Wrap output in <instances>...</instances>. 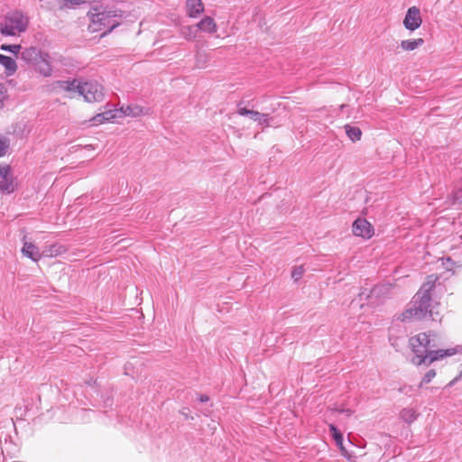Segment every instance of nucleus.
Listing matches in <instances>:
<instances>
[{
  "instance_id": "1",
  "label": "nucleus",
  "mask_w": 462,
  "mask_h": 462,
  "mask_svg": "<svg viewBox=\"0 0 462 462\" xmlns=\"http://www.w3.org/2000/svg\"><path fill=\"white\" fill-rule=\"evenodd\" d=\"M414 356L411 363L417 366H429L433 362L453 356L456 351L453 348L439 349L435 333L422 332L411 337L409 340Z\"/></svg>"
},
{
  "instance_id": "2",
  "label": "nucleus",
  "mask_w": 462,
  "mask_h": 462,
  "mask_svg": "<svg viewBox=\"0 0 462 462\" xmlns=\"http://www.w3.org/2000/svg\"><path fill=\"white\" fill-rule=\"evenodd\" d=\"M435 288V280L432 276H429L418 292L413 297V305L403 313V319H411L412 317L422 319L432 318V298L431 291Z\"/></svg>"
},
{
  "instance_id": "3",
  "label": "nucleus",
  "mask_w": 462,
  "mask_h": 462,
  "mask_svg": "<svg viewBox=\"0 0 462 462\" xmlns=\"http://www.w3.org/2000/svg\"><path fill=\"white\" fill-rule=\"evenodd\" d=\"M124 14L120 10L98 11L97 8H94L88 13L90 18L89 30L91 32L105 31L102 35H106L120 25Z\"/></svg>"
},
{
  "instance_id": "4",
  "label": "nucleus",
  "mask_w": 462,
  "mask_h": 462,
  "mask_svg": "<svg viewBox=\"0 0 462 462\" xmlns=\"http://www.w3.org/2000/svg\"><path fill=\"white\" fill-rule=\"evenodd\" d=\"M21 60L30 65L33 70L44 78L52 76L53 68L48 52L37 47L24 48L21 52Z\"/></svg>"
},
{
  "instance_id": "5",
  "label": "nucleus",
  "mask_w": 462,
  "mask_h": 462,
  "mask_svg": "<svg viewBox=\"0 0 462 462\" xmlns=\"http://www.w3.org/2000/svg\"><path fill=\"white\" fill-rule=\"evenodd\" d=\"M28 22L21 12H14L6 16L5 23L0 24V32L6 36H14L27 29Z\"/></svg>"
},
{
  "instance_id": "6",
  "label": "nucleus",
  "mask_w": 462,
  "mask_h": 462,
  "mask_svg": "<svg viewBox=\"0 0 462 462\" xmlns=\"http://www.w3.org/2000/svg\"><path fill=\"white\" fill-rule=\"evenodd\" d=\"M87 102H99L104 97L103 87L97 81H80L79 94Z\"/></svg>"
},
{
  "instance_id": "7",
  "label": "nucleus",
  "mask_w": 462,
  "mask_h": 462,
  "mask_svg": "<svg viewBox=\"0 0 462 462\" xmlns=\"http://www.w3.org/2000/svg\"><path fill=\"white\" fill-rule=\"evenodd\" d=\"M392 288L390 283L374 285L366 296L367 303L371 305L379 304L390 295Z\"/></svg>"
},
{
  "instance_id": "8",
  "label": "nucleus",
  "mask_w": 462,
  "mask_h": 462,
  "mask_svg": "<svg viewBox=\"0 0 462 462\" xmlns=\"http://www.w3.org/2000/svg\"><path fill=\"white\" fill-rule=\"evenodd\" d=\"M422 23V18L420 11L417 6L410 7L403 19V26L406 30L413 32L420 27Z\"/></svg>"
},
{
  "instance_id": "9",
  "label": "nucleus",
  "mask_w": 462,
  "mask_h": 462,
  "mask_svg": "<svg viewBox=\"0 0 462 462\" xmlns=\"http://www.w3.org/2000/svg\"><path fill=\"white\" fill-rule=\"evenodd\" d=\"M352 232L356 236L370 239L374 234V229L365 218L358 217L352 225Z\"/></svg>"
},
{
  "instance_id": "10",
  "label": "nucleus",
  "mask_w": 462,
  "mask_h": 462,
  "mask_svg": "<svg viewBox=\"0 0 462 462\" xmlns=\"http://www.w3.org/2000/svg\"><path fill=\"white\" fill-rule=\"evenodd\" d=\"M11 167L8 164L0 165V191L12 193L14 190L13 177L10 174Z\"/></svg>"
},
{
  "instance_id": "11",
  "label": "nucleus",
  "mask_w": 462,
  "mask_h": 462,
  "mask_svg": "<svg viewBox=\"0 0 462 462\" xmlns=\"http://www.w3.org/2000/svg\"><path fill=\"white\" fill-rule=\"evenodd\" d=\"M54 88L68 93V97L73 98L76 94H79L80 80L74 79L71 80H57L53 84Z\"/></svg>"
},
{
  "instance_id": "12",
  "label": "nucleus",
  "mask_w": 462,
  "mask_h": 462,
  "mask_svg": "<svg viewBox=\"0 0 462 462\" xmlns=\"http://www.w3.org/2000/svg\"><path fill=\"white\" fill-rule=\"evenodd\" d=\"M237 113L243 116H249L253 121L257 122L261 125H269V115L251 110L246 107H241Z\"/></svg>"
},
{
  "instance_id": "13",
  "label": "nucleus",
  "mask_w": 462,
  "mask_h": 462,
  "mask_svg": "<svg viewBox=\"0 0 462 462\" xmlns=\"http://www.w3.org/2000/svg\"><path fill=\"white\" fill-rule=\"evenodd\" d=\"M186 13L190 18H197L204 12L202 0H186Z\"/></svg>"
},
{
  "instance_id": "14",
  "label": "nucleus",
  "mask_w": 462,
  "mask_h": 462,
  "mask_svg": "<svg viewBox=\"0 0 462 462\" xmlns=\"http://www.w3.org/2000/svg\"><path fill=\"white\" fill-rule=\"evenodd\" d=\"M149 108L143 107L139 105H128L126 106H122L120 108V113H122L125 116H133L137 117L143 115L148 114Z\"/></svg>"
},
{
  "instance_id": "15",
  "label": "nucleus",
  "mask_w": 462,
  "mask_h": 462,
  "mask_svg": "<svg viewBox=\"0 0 462 462\" xmlns=\"http://www.w3.org/2000/svg\"><path fill=\"white\" fill-rule=\"evenodd\" d=\"M196 27L199 31L207 32L209 34L215 33L217 30V26L214 19L210 16H206L196 23Z\"/></svg>"
},
{
  "instance_id": "16",
  "label": "nucleus",
  "mask_w": 462,
  "mask_h": 462,
  "mask_svg": "<svg viewBox=\"0 0 462 462\" xmlns=\"http://www.w3.org/2000/svg\"><path fill=\"white\" fill-rule=\"evenodd\" d=\"M0 64L4 66L5 73L8 77L13 76L18 68L15 60L3 54H0Z\"/></svg>"
},
{
  "instance_id": "17",
  "label": "nucleus",
  "mask_w": 462,
  "mask_h": 462,
  "mask_svg": "<svg viewBox=\"0 0 462 462\" xmlns=\"http://www.w3.org/2000/svg\"><path fill=\"white\" fill-rule=\"evenodd\" d=\"M22 253L28 258L37 262L41 258V254L37 246L32 243L25 242L22 248Z\"/></svg>"
},
{
  "instance_id": "18",
  "label": "nucleus",
  "mask_w": 462,
  "mask_h": 462,
  "mask_svg": "<svg viewBox=\"0 0 462 462\" xmlns=\"http://www.w3.org/2000/svg\"><path fill=\"white\" fill-rule=\"evenodd\" d=\"M451 206H457L462 209V178L458 188H456L448 197Z\"/></svg>"
},
{
  "instance_id": "19",
  "label": "nucleus",
  "mask_w": 462,
  "mask_h": 462,
  "mask_svg": "<svg viewBox=\"0 0 462 462\" xmlns=\"http://www.w3.org/2000/svg\"><path fill=\"white\" fill-rule=\"evenodd\" d=\"M180 34L187 41H192L198 36V29L195 25H183L180 28Z\"/></svg>"
},
{
  "instance_id": "20",
  "label": "nucleus",
  "mask_w": 462,
  "mask_h": 462,
  "mask_svg": "<svg viewBox=\"0 0 462 462\" xmlns=\"http://www.w3.org/2000/svg\"><path fill=\"white\" fill-rule=\"evenodd\" d=\"M424 40L422 38L403 40L401 42V47L407 51H414L415 49L422 46Z\"/></svg>"
},
{
  "instance_id": "21",
  "label": "nucleus",
  "mask_w": 462,
  "mask_h": 462,
  "mask_svg": "<svg viewBox=\"0 0 462 462\" xmlns=\"http://www.w3.org/2000/svg\"><path fill=\"white\" fill-rule=\"evenodd\" d=\"M345 130H346V134L347 137L351 141L356 142V141H359L361 139L362 131H361V129L359 127L352 126L350 125H345Z\"/></svg>"
},
{
  "instance_id": "22",
  "label": "nucleus",
  "mask_w": 462,
  "mask_h": 462,
  "mask_svg": "<svg viewBox=\"0 0 462 462\" xmlns=\"http://www.w3.org/2000/svg\"><path fill=\"white\" fill-rule=\"evenodd\" d=\"M400 417L403 421L410 424L417 420L418 413L412 408H405L401 411Z\"/></svg>"
},
{
  "instance_id": "23",
  "label": "nucleus",
  "mask_w": 462,
  "mask_h": 462,
  "mask_svg": "<svg viewBox=\"0 0 462 462\" xmlns=\"http://www.w3.org/2000/svg\"><path fill=\"white\" fill-rule=\"evenodd\" d=\"M60 9H75L78 6L86 4L83 0H56Z\"/></svg>"
},
{
  "instance_id": "24",
  "label": "nucleus",
  "mask_w": 462,
  "mask_h": 462,
  "mask_svg": "<svg viewBox=\"0 0 462 462\" xmlns=\"http://www.w3.org/2000/svg\"><path fill=\"white\" fill-rule=\"evenodd\" d=\"M329 432L335 440L336 444L340 448V449H343V435L342 433L337 430V428L334 424L328 425Z\"/></svg>"
},
{
  "instance_id": "25",
  "label": "nucleus",
  "mask_w": 462,
  "mask_h": 462,
  "mask_svg": "<svg viewBox=\"0 0 462 462\" xmlns=\"http://www.w3.org/2000/svg\"><path fill=\"white\" fill-rule=\"evenodd\" d=\"M66 252V248L65 246L60 245V244H54V245H51L48 250H46V254L47 255H50V256H56V255H60L63 253Z\"/></svg>"
},
{
  "instance_id": "26",
  "label": "nucleus",
  "mask_w": 462,
  "mask_h": 462,
  "mask_svg": "<svg viewBox=\"0 0 462 462\" xmlns=\"http://www.w3.org/2000/svg\"><path fill=\"white\" fill-rule=\"evenodd\" d=\"M0 50L4 51H9L14 55H20L22 52V47L20 44H2Z\"/></svg>"
},
{
  "instance_id": "27",
  "label": "nucleus",
  "mask_w": 462,
  "mask_h": 462,
  "mask_svg": "<svg viewBox=\"0 0 462 462\" xmlns=\"http://www.w3.org/2000/svg\"><path fill=\"white\" fill-rule=\"evenodd\" d=\"M442 265L447 271L454 272V268L459 266L451 257H442L441 258Z\"/></svg>"
},
{
  "instance_id": "28",
  "label": "nucleus",
  "mask_w": 462,
  "mask_h": 462,
  "mask_svg": "<svg viewBox=\"0 0 462 462\" xmlns=\"http://www.w3.org/2000/svg\"><path fill=\"white\" fill-rule=\"evenodd\" d=\"M305 269L303 265L294 266L291 271V278L298 282L303 276Z\"/></svg>"
},
{
  "instance_id": "29",
  "label": "nucleus",
  "mask_w": 462,
  "mask_h": 462,
  "mask_svg": "<svg viewBox=\"0 0 462 462\" xmlns=\"http://www.w3.org/2000/svg\"><path fill=\"white\" fill-rule=\"evenodd\" d=\"M436 376L435 369L429 370L424 376L422 377L419 387L421 388L424 384H427L431 382V380Z\"/></svg>"
},
{
  "instance_id": "30",
  "label": "nucleus",
  "mask_w": 462,
  "mask_h": 462,
  "mask_svg": "<svg viewBox=\"0 0 462 462\" xmlns=\"http://www.w3.org/2000/svg\"><path fill=\"white\" fill-rule=\"evenodd\" d=\"M7 88L5 84L0 83V110L4 107L5 101L7 99Z\"/></svg>"
},
{
  "instance_id": "31",
  "label": "nucleus",
  "mask_w": 462,
  "mask_h": 462,
  "mask_svg": "<svg viewBox=\"0 0 462 462\" xmlns=\"http://www.w3.org/2000/svg\"><path fill=\"white\" fill-rule=\"evenodd\" d=\"M90 122L92 123L93 125H97L103 124L105 122H107V118H106V116L104 115V113H99L97 116H95L94 117H92Z\"/></svg>"
},
{
  "instance_id": "32",
  "label": "nucleus",
  "mask_w": 462,
  "mask_h": 462,
  "mask_svg": "<svg viewBox=\"0 0 462 462\" xmlns=\"http://www.w3.org/2000/svg\"><path fill=\"white\" fill-rule=\"evenodd\" d=\"M118 112H120V110H117V109H108V110H106V111H105L103 113L106 116V118H107V122H108L111 119L116 118Z\"/></svg>"
},
{
  "instance_id": "33",
  "label": "nucleus",
  "mask_w": 462,
  "mask_h": 462,
  "mask_svg": "<svg viewBox=\"0 0 462 462\" xmlns=\"http://www.w3.org/2000/svg\"><path fill=\"white\" fill-rule=\"evenodd\" d=\"M7 148H8L7 141L0 139V157L5 154Z\"/></svg>"
},
{
  "instance_id": "34",
  "label": "nucleus",
  "mask_w": 462,
  "mask_h": 462,
  "mask_svg": "<svg viewBox=\"0 0 462 462\" xmlns=\"http://www.w3.org/2000/svg\"><path fill=\"white\" fill-rule=\"evenodd\" d=\"M369 291L370 289L368 288H363L361 292L359 293V298H360V300H362L364 298L366 300V296L367 294H369Z\"/></svg>"
},
{
  "instance_id": "35",
  "label": "nucleus",
  "mask_w": 462,
  "mask_h": 462,
  "mask_svg": "<svg viewBox=\"0 0 462 462\" xmlns=\"http://www.w3.org/2000/svg\"><path fill=\"white\" fill-rule=\"evenodd\" d=\"M209 400V397L206 394H199V401L200 402H207Z\"/></svg>"
},
{
  "instance_id": "36",
  "label": "nucleus",
  "mask_w": 462,
  "mask_h": 462,
  "mask_svg": "<svg viewBox=\"0 0 462 462\" xmlns=\"http://www.w3.org/2000/svg\"><path fill=\"white\" fill-rule=\"evenodd\" d=\"M340 412H343V413L346 414L347 416H350L353 414V411L350 409H342V410H340Z\"/></svg>"
},
{
  "instance_id": "37",
  "label": "nucleus",
  "mask_w": 462,
  "mask_h": 462,
  "mask_svg": "<svg viewBox=\"0 0 462 462\" xmlns=\"http://www.w3.org/2000/svg\"><path fill=\"white\" fill-rule=\"evenodd\" d=\"M459 378H462V371L460 372L459 375L457 376L455 379H453L449 383L448 385L449 386H452Z\"/></svg>"
},
{
  "instance_id": "38",
  "label": "nucleus",
  "mask_w": 462,
  "mask_h": 462,
  "mask_svg": "<svg viewBox=\"0 0 462 462\" xmlns=\"http://www.w3.org/2000/svg\"><path fill=\"white\" fill-rule=\"evenodd\" d=\"M186 410H187V409H186V408H184L183 410H181V411H180V413H181L182 415H184L186 419H188V418H189V416H188L187 412H185V411H186Z\"/></svg>"
},
{
  "instance_id": "39",
  "label": "nucleus",
  "mask_w": 462,
  "mask_h": 462,
  "mask_svg": "<svg viewBox=\"0 0 462 462\" xmlns=\"http://www.w3.org/2000/svg\"><path fill=\"white\" fill-rule=\"evenodd\" d=\"M346 107H348V106H347V105H346V104H343V105H341V106H339L340 110H344V109H345V108H346Z\"/></svg>"
}]
</instances>
